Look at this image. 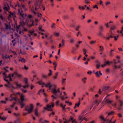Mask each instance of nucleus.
I'll return each mask as SVG.
<instances>
[{
	"mask_svg": "<svg viewBox=\"0 0 123 123\" xmlns=\"http://www.w3.org/2000/svg\"><path fill=\"white\" fill-rule=\"evenodd\" d=\"M70 41L71 43H73L74 42L75 40L74 38H71L70 39Z\"/></svg>",
	"mask_w": 123,
	"mask_h": 123,
	"instance_id": "obj_35",
	"label": "nucleus"
},
{
	"mask_svg": "<svg viewBox=\"0 0 123 123\" xmlns=\"http://www.w3.org/2000/svg\"><path fill=\"white\" fill-rule=\"evenodd\" d=\"M21 15L23 18H25L27 16V15L26 14H22Z\"/></svg>",
	"mask_w": 123,
	"mask_h": 123,
	"instance_id": "obj_36",
	"label": "nucleus"
},
{
	"mask_svg": "<svg viewBox=\"0 0 123 123\" xmlns=\"http://www.w3.org/2000/svg\"><path fill=\"white\" fill-rule=\"evenodd\" d=\"M9 12V13L8 14V15H9V17H13L15 16V15L13 12Z\"/></svg>",
	"mask_w": 123,
	"mask_h": 123,
	"instance_id": "obj_15",
	"label": "nucleus"
},
{
	"mask_svg": "<svg viewBox=\"0 0 123 123\" xmlns=\"http://www.w3.org/2000/svg\"><path fill=\"white\" fill-rule=\"evenodd\" d=\"M54 104L53 103L52 104V105H49L48 104L47 105V107H44V109L45 110H48L50 111H53V110L51 108V107H53L54 106Z\"/></svg>",
	"mask_w": 123,
	"mask_h": 123,
	"instance_id": "obj_10",
	"label": "nucleus"
},
{
	"mask_svg": "<svg viewBox=\"0 0 123 123\" xmlns=\"http://www.w3.org/2000/svg\"><path fill=\"white\" fill-rule=\"evenodd\" d=\"M109 23H107L105 24V25L106 26L107 28H108L110 27V25H109Z\"/></svg>",
	"mask_w": 123,
	"mask_h": 123,
	"instance_id": "obj_45",
	"label": "nucleus"
},
{
	"mask_svg": "<svg viewBox=\"0 0 123 123\" xmlns=\"http://www.w3.org/2000/svg\"><path fill=\"white\" fill-rule=\"evenodd\" d=\"M18 95L20 96V98L21 101L23 102L25 100V99L24 96L22 94H21L19 92L14 93L10 95V96L8 98V100H9L10 101H17L18 100V98L16 96V95Z\"/></svg>",
	"mask_w": 123,
	"mask_h": 123,
	"instance_id": "obj_1",
	"label": "nucleus"
},
{
	"mask_svg": "<svg viewBox=\"0 0 123 123\" xmlns=\"http://www.w3.org/2000/svg\"><path fill=\"white\" fill-rule=\"evenodd\" d=\"M8 3L7 2H5L4 4V7H3V9L5 11L4 13V15L5 16H7V12L5 11H8Z\"/></svg>",
	"mask_w": 123,
	"mask_h": 123,
	"instance_id": "obj_9",
	"label": "nucleus"
},
{
	"mask_svg": "<svg viewBox=\"0 0 123 123\" xmlns=\"http://www.w3.org/2000/svg\"><path fill=\"white\" fill-rule=\"evenodd\" d=\"M47 77L48 76L47 75H46L44 74L43 75V78L46 79L47 78Z\"/></svg>",
	"mask_w": 123,
	"mask_h": 123,
	"instance_id": "obj_49",
	"label": "nucleus"
},
{
	"mask_svg": "<svg viewBox=\"0 0 123 123\" xmlns=\"http://www.w3.org/2000/svg\"><path fill=\"white\" fill-rule=\"evenodd\" d=\"M20 25H18L16 26V28H17V31L18 30V29L19 28H20Z\"/></svg>",
	"mask_w": 123,
	"mask_h": 123,
	"instance_id": "obj_64",
	"label": "nucleus"
},
{
	"mask_svg": "<svg viewBox=\"0 0 123 123\" xmlns=\"http://www.w3.org/2000/svg\"><path fill=\"white\" fill-rule=\"evenodd\" d=\"M20 60L22 62H25V59L24 58H22Z\"/></svg>",
	"mask_w": 123,
	"mask_h": 123,
	"instance_id": "obj_53",
	"label": "nucleus"
},
{
	"mask_svg": "<svg viewBox=\"0 0 123 123\" xmlns=\"http://www.w3.org/2000/svg\"><path fill=\"white\" fill-rule=\"evenodd\" d=\"M96 42V41H91L90 42V43L91 44H92L94 43L95 42Z\"/></svg>",
	"mask_w": 123,
	"mask_h": 123,
	"instance_id": "obj_47",
	"label": "nucleus"
},
{
	"mask_svg": "<svg viewBox=\"0 0 123 123\" xmlns=\"http://www.w3.org/2000/svg\"><path fill=\"white\" fill-rule=\"evenodd\" d=\"M13 115L17 117H19V114H17V113H13Z\"/></svg>",
	"mask_w": 123,
	"mask_h": 123,
	"instance_id": "obj_50",
	"label": "nucleus"
},
{
	"mask_svg": "<svg viewBox=\"0 0 123 123\" xmlns=\"http://www.w3.org/2000/svg\"><path fill=\"white\" fill-rule=\"evenodd\" d=\"M95 74L96 75L97 77H99V74L98 73V71H97L95 73Z\"/></svg>",
	"mask_w": 123,
	"mask_h": 123,
	"instance_id": "obj_33",
	"label": "nucleus"
},
{
	"mask_svg": "<svg viewBox=\"0 0 123 123\" xmlns=\"http://www.w3.org/2000/svg\"><path fill=\"white\" fill-rule=\"evenodd\" d=\"M104 101L105 103L107 104H111L112 101L109 100L108 98L107 99H104Z\"/></svg>",
	"mask_w": 123,
	"mask_h": 123,
	"instance_id": "obj_12",
	"label": "nucleus"
},
{
	"mask_svg": "<svg viewBox=\"0 0 123 123\" xmlns=\"http://www.w3.org/2000/svg\"><path fill=\"white\" fill-rule=\"evenodd\" d=\"M99 31L103 32L104 30V28L102 26H100L99 27Z\"/></svg>",
	"mask_w": 123,
	"mask_h": 123,
	"instance_id": "obj_19",
	"label": "nucleus"
},
{
	"mask_svg": "<svg viewBox=\"0 0 123 123\" xmlns=\"http://www.w3.org/2000/svg\"><path fill=\"white\" fill-rule=\"evenodd\" d=\"M120 66L119 65L118 66H117L116 65H114V69H116V68H119L120 67Z\"/></svg>",
	"mask_w": 123,
	"mask_h": 123,
	"instance_id": "obj_39",
	"label": "nucleus"
},
{
	"mask_svg": "<svg viewBox=\"0 0 123 123\" xmlns=\"http://www.w3.org/2000/svg\"><path fill=\"white\" fill-rule=\"evenodd\" d=\"M63 18L65 19H68L69 18V16L68 15H65L63 16Z\"/></svg>",
	"mask_w": 123,
	"mask_h": 123,
	"instance_id": "obj_34",
	"label": "nucleus"
},
{
	"mask_svg": "<svg viewBox=\"0 0 123 123\" xmlns=\"http://www.w3.org/2000/svg\"><path fill=\"white\" fill-rule=\"evenodd\" d=\"M114 112L113 111H111L110 112L108 113V116L105 118L103 116H100V118L103 121V122L102 123H104L105 122H108L109 120V119L107 118L110 115H113L114 114Z\"/></svg>",
	"mask_w": 123,
	"mask_h": 123,
	"instance_id": "obj_4",
	"label": "nucleus"
},
{
	"mask_svg": "<svg viewBox=\"0 0 123 123\" xmlns=\"http://www.w3.org/2000/svg\"><path fill=\"white\" fill-rule=\"evenodd\" d=\"M118 115L119 117H122V115L120 113H119L118 114Z\"/></svg>",
	"mask_w": 123,
	"mask_h": 123,
	"instance_id": "obj_63",
	"label": "nucleus"
},
{
	"mask_svg": "<svg viewBox=\"0 0 123 123\" xmlns=\"http://www.w3.org/2000/svg\"><path fill=\"white\" fill-rule=\"evenodd\" d=\"M42 14L41 13L40 14L39 13H38L37 16L38 17H40L41 16Z\"/></svg>",
	"mask_w": 123,
	"mask_h": 123,
	"instance_id": "obj_59",
	"label": "nucleus"
},
{
	"mask_svg": "<svg viewBox=\"0 0 123 123\" xmlns=\"http://www.w3.org/2000/svg\"><path fill=\"white\" fill-rule=\"evenodd\" d=\"M73 120V117H70V118L68 120H67L68 123H69L71 120Z\"/></svg>",
	"mask_w": 123,
	"mask_h": 123,
	"instance_id": "obj_30",
	"label": "nucleus"
},
{
	"mask_svg": "<svg viewBox=\"0 0 123 123\" xmlns=\"http://www.w3.org/2000/svg\"><path fill=\"white\" fill-rule=\"evenodd\" d=\"M115 26L114 25H113L112 27H110V29L111 30H114L115 29Z\"/></svg>",
	"mask_w": 123,
	"mask_h": 123,
	"instance_id": "obj_42",
	"label": "nucleus"
},
{
	"mask_svg": "<svg viewBox=\"0 0 123 123\" xmlns=\"http://www.w3.org/2000/svg\"><path fill=\"white\" fill-rule=\"evenodd\" d=\"M104 37L107 40H109L110 39L114 37L115 40H117V38L116 36H113L111 32L110 33H107V34L106 37Z\"/></svg>",
	"mask_w": 123,
	"mask_h": 123,
	"instance_id": "obj_3",
	"label": "nucleus"
},
{
	"mask_svg": "<svg viewBox=\"0 0 123 123\" xmlns=\"http://www.w3.org/2000/svg\"><path fill=\"white\" fill-rule=\"evenodd\" d=\"M66 79H62V84H63V83L65 82V80H66Z\"/></svg>",
	"mask_w": 123,
	"mask_h": 123,
	"instance_id": "obj_62",
	"label": "nucleus"
},
{
	"mask_svg": "<svg viewBox=\"0 0 123 123\" xmlns=\"http://www.w3.org/2000/svg\"><path fill=\"white\" fill-rule=\"evenodd\" d=\"M20 25H21L23 26L25 25V23L24 21H22L20 22Z\"/></svg>",
	"mask_w": 123,
	"mask_h": 123,
	"instance_id": "obj_38",
	"label": "nucleus"
},
{
	"mask_svg": "<svg viewBox=\"0 0 123 123\" xmlns=\"http://www.w3.org/2000/svg\"><path fill=\"white\" fill-rule=\"evenodd\" d=\"M34 106L32 104H31L29 105H27L25 107V110L27 111L29 113H31L33 111Z\"/></svg>",
	"mask_w": 123,
	"mask_h": 123,
	"instance_id": "obj_2",
	"label": "nucleus"
},
{
	"mask_svg": "<svg viewBox=\"0 0 123 123\" xmlns=\"http://www.w3.org/2000/svg\"><path fill=\"white\" fill-rule=\"evenodd\" d=\"M54 88L52 89V92L55 95H56L57 93L58 92L60 93V88H58L57 89H56V86L55 85H53Z\"/></svg>",
	"mask_w": 123,
	"mask_h": 123,
	"instance_id": "obj_7",
	"label": "nucleus"
},
{
	"mask_svg": "<svg viewBox=\"0 0 123 123\" xmlns=\"http://www.w3.org/2000/svg\"><path fill=\"white\" fill-rule=\"evenodd\" d=\"M8 99V98L7 97H6L5 98V100L4 101L1 100L0 102L1 103L5 104L6 102V100Z\"/></svg>",
	"mask_w": 123,
	"mask_h": 123,
	"instance_id": "obj_25",
	"label": "nucleus"
},
{
	"mask_svg": "<svg viewBox=\"0 0 123 123\" xmlns=\"http://www.w3.org/2000/svg\"><path fill=\"white\" fill-rule=\"evenodd\" d=\"M110 4V2L109 1H107L105 2V4L106 5H108Z\"/></svg>",
	"mask_w": 123,
	"mask_h": 123,
	"instance_id": "obj_54",
	"label": "nucleus"
},
{
	"mask_svg": "<svg viewBox=\"0 0 123 123\" xmlns=\"http://www.w3.org/2000/svg\"><path fill=\"white\" fill-rule=\"evenodd\" d=\"M45 101L46 102H47L48 101V99L46 97H45Z\"/></svg>",
	"mask_w": 123,
	"mask_h": 123,
	"instance_id": "obj_56",
	"label": "nucleus"
},
{
	"mask_svg": "<svg viewBox=\"0 0 123 123\" xmlns=\"http://www.w3.org/2000/svg\"><path fill=\"white\" fill-rule=\"evenodd\" d=\"M34 5L35 6V7H37V6H38L39 8H40V5H39L38 3V2L36 1V2H35L34 3Z\"/></svg>",
	"mask_w": 123,
	"mask_h": 123,
	"instance_id": "obj_20",
	"label": "nucleus"
},
{
	"mask_svg": "<svg viewBox=\"0 0 123 123\" xmlns=\"http://www.w3.org/2000/svg\"><path fill=\"white\" fill-rule=\"evenodd\" d=\"M34 112L35 115L37 116H38V113L37 110V109H35Z\"/></svg>",
	"mask_w": 123,
	"mask_h": 123,
	"instance_id": "obj_23",
	"label": "nucleus"
},
{
	"mask_svg": "<svg viewBox=\"0 0 123 123\" xmlns=\"http://www.w3.org/2000/svg\"><path fill=\"white\" fill-rule=\"evenodd\" d=\"M8 78H9V80L10 81H12V80L11 78V75L10 74H8Z\"/></svg>",
	"mask_w": 123,
	"mask_h": 123,
	"instance_id": "obj_41",
	"label": "nucleus"
},
{
	"mask_svg": "<svg viewBox=\"0 0 123 123\" xmlns=\"http://www.w3.org/2000/svg\"><path fill=\"white\" fill-rule=\"evenodd\" d=\"M98 62V63L96 65V67L98 69L100 67V63Z\"/></svg>",
	"mask_w": 123,
	"mask_h": 123,
	"instance_id": "obj_24",
	"label": "nucleus"
},
{
	"mask_svg": "<svg viewBox=\"0 0 123 123\" xmlns=\"http://www.w3.org/2000/svg\"><path fill=\"white\" fill-rule=\"evenodd\" d=\"M5 25H6V27L5 28H3V27H1V31H5L6 29H8V25L6 24H5Z\"/></svg>",
	"mask_w": 123,
	"mask_h": 123,
	"instance_id": "obj_16",
	"label": "nucleus"
},
{
	"mask_svg": "<svg viewBox=\"0 0 123 123\" xmlns=\"http://www.w3.org/2000/svg\"><path fill=\"white\" fill-rule=\"evenodd\" d=\"M70 9L72 12H73L74 11V9L73 7H71L70 8Z\"/></svg>",
	"mask_w": 123,
	"mask_h": 123,
	"instance_id": "obj_51",
	"label": "nucleus"
},
{
	"mask_svg": "<svg viewBox=\"0 0 123 123\" xmlns=\"http://www.w3.org/2000/svg\"><path fill=\"white\" fill-rule=\"evenodd\" d=\"M98 34L99 35L102 37H103L104 38H105L104 37H105L103 35L102 31H99Z\"/></svg>",
	"mask_w": 123,
	"mask_h": 123,
	"instance_id": "obj_26",
	"label": "nucleus"
},
{
	"mask_svg": "<svg viewBox=\"0 0 123 123\" xmlns=\"http://www.w3.org/2000/svg\"><path fill=\"white\" fill-rule=\"evenodd\" d=\"M14 123H20V121L18 119H16L14 122Z\"/></svg>",
	"mask_w": 123,
	"mask_h": 123,
	"instance_id": "obj_40",
	"label": "nucleus"
},
{
	"mask_svg": "<svg viewBox=\"0 0 123 123\" xmlns=\"http://www.w3.org/2000/svg\"><path fill=\"white\" fill-rule=\"evenodd\" d=\"M38 83L40 85H45V83L44 82H43L42 80H40L38 82Z\"/></svg>",
	"mask_w": 123,
	"mask_h": 123,
	"instance_id": "obj_27",
	"label": "nucleus"
},
{
	"mask_svg": "<svg viewBox=\"0 0 123 123\" xmlns=\"http://www.w3.org/2000/svg\"><path fill=\"white\" fill-rule=\"evenodd\" d=\"M105 63L107 64H110L111 63V62H109L108 61H106L105 62Z\"/></svg>",
	"mask_w": 123,
	"mask_h": 123,
	"instance_id": "obj_58",
	"label": "nucleus"
},
{
	"mask_svg": "<svg viewBox=\"0 0 123 123\" xmlns=\"http://www.w3.org/2000/svg\"><path fill=\"white\" fill-rule=\"evenodd\" d=\"M21 90L22 91V92L23 93H25L27 92V90L25 89V88H23L21 89Z\"/></svg>",
	"mask_w": 123,
	"mask_h": 123,
	"instance_id": "obj_29",
	"label": "nucleus"
},
{
	"mask_svg": "<svg viewBox=\"0 0 123 123\" xmlns=\"http://www.w3.org/2000/svg\"><path fill=\"white\" fill-rule=\"evenodd\" d=\"M83 52L84 53V55H86V49H83Z\"/></svg>",
	"mask_w": 123,
	"mask_h": 123,
	"instance_id": "obj_46",
	"label": "nucleus"
},
{
	"mask_svg": "<svg viewBox=\"0 0 123 123\" xmlns=\"http://www.w3.org/2000/svg\"><path fill=\"white\" fill-rule=\"evenodd\" d=\"M22 7L25 10H26V8H25V6L23 5H22Z\"/></svg>",
	"mask_w": 123,
	"mask_h": 123,
	"instance_id": "obj_55",
	"label": "nucleus"
},
{
	"mask_svg": "<svg viewBox=\"0 0 123 123\" xmlns=\"http://www.w3.org/2000/svg\"><path fill=\"white\" fill-rule=\"evenodd\" d=\"M24 81H25V84H26L25 85L23 86V88H25L26 87H28L29 86V84L27 83V80L26 78H25L24 79Z\"/></svg>",
	"mask_w": 123,
	"mask_h": 123,
	"instance_id": "obj_11",
	"label": "nucleus"
},
{
	"mask_svg": "<svg viewBox=\"0 0 123 123\" xmlns=\"http://www.w3.org/2000/svg\"><path fill=\"white\" fill-rule=\"evenodd\" d=\"M24 68L26 70H27L28 69V67H26V66L25 65L24 66Z\"/></svg>",
	"mask_w": 123,
	"mask_h": 123,
	"instance_id": "obj_57",
	"label": "nucleus"
},
{
	"mask_svg": "<svg viewBox=\"0 0 123 123\" xmlns=\"http://www.w3.org/2000/svg\"><path fill=\"white\" fill-rule=\"evenodd\" d=\"M3 76L4 79L7 82V84H8V79H6V78H7L6 75V74L5 73H3Z\"/></svg>",
	"mask_w": 123,
	"mask_h": 123,
	"instance_id": "obj_13",
	"label": "nucleus"
},
{
	"mask_svg": "<svg viewBox=\"0 0 123 123\" xmlns=\"http://www.w3.org/2000/svg\"><path fill=\"white\" fill-rule=\"evenodd\" d=\"M18 13L19 14L21 15L22 14L23 11L22 10H21V9H18Z\"/></svg>",
	"mask_w": 123,
	"mask_h": 123,
	"instance_id": "obj_31",
	"label": "nucleus"
},
{
	"mask_svg": "<svg viewBox=\"0 0 123 123\" xmlns=\"http://www.w3.org/2000/svg\"><path fill=\"white\" fill-rule=\"evenodd\" d=\"M8 87H9L13 89H14V87L11 84L9 81L8 80Z\"/></svg>",
	"mask_w": 123,
	"mask_h": 123,
	"instance_id": "obj_18",
	"label": "nucleus"
},
{
	"mask_svg": "<svg viewBox=\"0 0 123 123\" xmlns=\"http://www.w3.org/2000/svg\"><path fill=\"white\" fill-rule=\"evenodd\" d=\"M22 75L21 74H18L17 72V70H16L14 73L12 75V77L18 78H21L22 77Z\"/></svg>",
	"mask_w": 123,
	"mask_h": 123,
	"instance_id": "obj_8",
	"label": "nucleus"
},
{
	"mask_svg": "<svg viewBox=\"0 0 123 123\" xmlns=\"http://www.w3.org/2000/svg\"><path fill=\"white\" fill-rule=\"evenodd\" d=\"M87 79V78L86 77H84L81 80L83 82V83L85 84L86 82V80Z\"/></svg>",
	"mask_w": 123,
	"mask_h": 123,
	"instance_id": "obj_21",
	"label": "nucleus"
},
{
	"mask_svg": "<svg viewBox=\"0 0 123 123\" xmlns=\"http://www.w3.org/2000/svg\"><path fill=\"white\" fill-rule=\"evenodd\" d=\"M113 117H112L111 118V119L110 120H109V122H108L107 123H115V122L116 121V120H115L113 122H112L111 121V120L113 118Z\"/></svg>",
	"mask_w": 123,
	"mask_h": 123,
	"instance_id": "obj_28",
	"label": "nucleus"
},
{
	"mask_svg": "<svg viewBox=\"0 0 123 123\" xmlns=\"http://www.w3.org/2000/svg\"><path fill=\"white\" fill-rule=\"evenodd\" d=\"M20 105H21V108H23L25 105V104L23 103V102H20Z\"/></svg>",
	"mask_w": 123,
	"mask_h": 123,
	"instance_id": "obj_22",
	"label": "nucleus"
},
{
	"mask_svg": "<svg viewBox=\"0 0 123 123\" xmlns=\"http://www.w3.org/2000/svg\"><path fill=\"white\" fill-rule=\"evenodd\" d=\"M117 101L118 106L117 109L118 110H122L121 108L123 105V100L120 98H119L118 99Z\"/></svg>",
	"mask_w": 123,
	"mask_h": 123,
	"instance_id": "obj_5",
	"label": "nucleus"
},
{
	"mask_svg": "<svg viewBox=\"0 0 123 123\" xmlns=\"http://www.w3.org/2000/svg\"><path fill=\"white\" fill-rule=\"evenodd\" d=\"M85 3L86 4H88L90 3V2L88 0H85Z\"/></svg>",
	"mask_w": 123,
	"mask_h": 123,
	"instance_id": "obj_44",
	"label": "nucleus"
},
{
	"mask_svg": "<svg viewBox=\"0 0 123 123\" xmlns=\"http://www.w3.org/2000/svg\"><path fill=\"white\" fill-rule=\"evenodd\" d=\"M42 26H41V25H40L39 26V27L38 28L40 30H41L42 31H44V30H43V29L42 30Z\"/></svg>",
	"mask_w": 123,
	"mask_h": 123,
	"instance_id": "obj_43",
	"label": "nucleus"
},
{
	"mask_svg": "<svg viewBox=\"0 0 123 123\" xmlns=\"http://www.w3.org/2000/svg\"><path fill=\"white\" fill-rule=\"evenodd\" d=\"M123 29H122V30L120 31H117V32L118 33H122L123 32Z\"/></svg>",
	"mask_w": 123,
	"mask_h": 123,
	"instance_id": "obj_61",
	"label": "nucleus"
},
{
	"mask_svg": "<svg viewBox=\"0 0 123 123\" xmlns=\"http://www.w3.org/2000/svg\"><path fill=\"white\" fill-rule=\"evenodd\" d=\"M46 87H48L49 89H50L52 87V85L49 83H48L47 84L44 85Z\"/></svg>",
	"mask_w": 123,
	"mask_h": 123,
	"instance_id": "obj_14",
	"label": "nucleus"
},
{
	"mask_svg": "<svg viewBox=\"0 0 123 123\" xmlns=\"http://www.w3.org/2000/svg\"><path fill=\"white\" fill-rule=\"evenodd\" d=\"M37 106H39L40 107L42 106V105L40 104V103H37L36 104Z\"/></svg>",
	"mask_w": 123,
	"mask_h": 123,
	"instance_id": "obj_48",
	"label": "nucleus"
},
{
	"mask_svg": "<svg viewBox=\"0 0 123 123\" xmlns=\"http://www.w3.org/2000/svg\"><path fill=\"white\" fill-rule=\"evenodd\" d=\"M54 35L56 36H59V33H54Z\"/></svg>",
	"mask_w": 123,
	"mask_h": 123,
	"instance_id": "obj_52",
	"label": "nucleus"
},
{
	"mask_svg": "<svg viewBox=\"0 0 123 123\" xmlns=\"http://www.w3.org/2000/svg\"><path fill=\"white\" fill-rule=\"evenodd\" d=\"M86 112V110H84L83 112H82L81 115L79 116L78 118V120L79 121H80V123L83 120H84L86 121H87V119L85 118V117L83 118V116L84 115V113H85Z\"/></svg>",
	"mask_w": 123,
	"mask_h": 123,
	"instance_id": "obj_6",
	"label": "nucleus"
},
{
	"mask_svg": "<svg viewBox=\"0 0 123 123\" xmlns=\"http://www.w3.org/2000/svg\"><path fill=\"white\" fill-rule=\"evenodd\" d=\"M93 8H95L97 9L98 8V7L96 5H95L93 7Z\"/></svg>",
	"mask_w": 123,
	"mask_h": 123,
	"instance_id": "obj_60",
	"label": "nucleus"
},
{
	"mask_svg": "<svg viewBox=\"0 0 123 123\" xmlns=\"http://www.w3.org/2000/svg\"><path fill=\"white\" fill-rule=\"evenodd\" d=\"M16 84L17 87H21L22 86V85L21 84H18L17 82L16 83Z\"/></svg>",
	"mask_w": 123,
	"mask_h": 123,
	"instance_id": "obj_32",
	"label": "nucleus"
},
{
	"mask_svg": "<svg viewBox=\"0 0 123 123\" xmlns=\"http://www.w3.org/2000/svg\"><path fill=\"white\" fill-rule=\"evenodd\" d=\"M0 18L3 21L5 19V18L3 17L1 14H0Z\"/></svg>",
	"mask_w": 123,
	"mask_h": 123,
	"instance_id": "obj_37",
	"label": "nucleus"
},
{
	"mask_svg": "<svg viewBox=\"0 0 123 123\" xmlns=\"http://www.w3.org/2000/svg\"><path fill=\"white\" fill-rule=\"evenodd\" d=\"M110 87H109L107 86L104 87L103 89V90L104 91H108Z\"/></svg>",
	"mask_w": 123,
	"mask_h": 123,
	"instance_id": "obj_17",
	"label": "nucleus"
}]
</instances>
